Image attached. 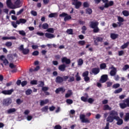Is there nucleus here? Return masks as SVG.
I'll use <instances>...</instances> for the list:
<instances>
[{
	"mask_svg": "<svg viewBox=\"0 0 129 129\" xmlns=\"http://www.w3.org/2000/svg\"><path fill=\"white\" fill-rule=\"evenodd\" d=\"M109 114L107 118V121L108 122H113L115 117H118V113L114 110L110 111Z\"/></svg>",
	"mask_w": 129,
	"mask_h": 129,
	"instance_id": "nucleus-1",
	"label": "nucleus"
},
{
	"mask_svg": "<svg viewBox=\"0 0 129 129\" xmlns=\"http://www.w3.org/2000/svg\"><path fill=\"white\" fill-rule=\"evenodd\" d=\"M89 27L91 29H93V33H99L100 30L99 28H98V25H99V23L97 21H91L89 23Z\"/></svg>",
	"mask_w": 129,
	"mask_h": 129,
	"instance_id": "nucleus-2",
	"label": "nucleus"
},
{
	"mask_svg": "<svg viewBox=\"0 0 129 129\" xmlns=\"http://www.w3.org/2000/svg\"><path fill=\"white\" fill-rule=\"evenodd\" d=\"M68 78H69V76H64L63 78L62 77L57 76L55 78V82L58 84H61L63 81H67Z\"/></svg>",
	"mask_w": 129,
	"mask_h": 129,
	"instance_id": "nucleus-3",
	"label": "nucleus"
},
{
	"mask_svg": "<svg viewBox=\"0 0 129 129\" xmlns=\"http://www.w3.org/2000/svg\"><path fill=\"white\" fill-rule=\"evenodd\" d=\"M113 5H114V2H113V1H111L109 3H105L104 6L100 7L99 9L101 11H103V10H104V8H105L106 9H107V8H109V7H112Z\"/></svg>",
	"mask_w": 129,
	"mask_h": 129,
	"instance_id": "nucleus-4",
	"label": "nucleus"
},
{
	"mask_svg": "<svg viewBox=\"0 0 129 129\" xmlns=\"http://www.w3.org/2000/svg\"><path fill=\"white\" fill-rule=\"evenodd\" d=\"M12 103V99L10 98H6L3 100V104L5 106H9Z\"/></svg>",
	"mask_w": 129,
	"mask_h": 129,
	"instance_id": "nucleus-5",
	"label": "nucleus"
},
{
	"mask_svg": "<svg viewBox=\"0 0 129 129\" xmlns=\"http://www.w3.org/2000/svg\"><path fill=\"white\" fill-rule=\"evenodd\" d=\"M108 80V76L107 75H103L100 79V82L101 83H105Z\"/></svg>",
	"mask_w": 129,
	"mask_h": 129,
	"instance_id": "nucleus-6",
	"label": "nucleus"
},
{
	"mask_svg": "<svg viewBox=\"0 0 129 129\" xmlns=\"http://www.w3.org/2000/svg\"><path fill=\"white\" fill-rule=\"evenodd\" d=\"M86 116L85 114H82L80 115V119L83 123H89V120L87 118H85Z\"/></svg>",
	"mask_w": 129,
	"mask_h": 129,
	"instance_id": "nucleus-7",
	"label": "nucleus"
},
{
	"mask_svg": "<svg viewBox=\"0 0 129 129\" xmlns=\"http://www.w3.org/2000/svg\"><path fill=\"white\" fill-rule=\"evenodd\" d=\"M7 5L8 8H9V9H16V6L13 4L12 3V1L11 0H7Z\"/></svg>",
	"mask_w": 129,
	"mask_h": 129,
	"instance_id": "nucleus-8",
	"label": "nucleus"
},
{
	"mask_svg": "<svg viewBox=\"0 0 129 129\" xmlns=\"http://www.w3.org/2000/svg\"><path fill=\"white\" fill-rule=\"evenodd\" d=\"M103 38L102 37H98L96 38L94 40V45L98 46V42H103Z\"/></svg>",
	"mask_w": 129,
	"mask_h": 129,
	"instance_id": "nucleus-9",
	"label": "nucleus"
},
{
	"mask_svg": "<svg viewBox=\"0 0 129 129\" xmlns=\"http://www.w3.org/2000/svg\"><path fill=\"white\" fill-rule=\"evenodd\" d=\"M14 91L13 89H11V90H3L2 91L1 93H3V94H5V95H11L12 93H13Z\"/></svg>",
	"mask_w": 129,
	"mask_h": 129,
	"instance_id": "nucleus-10",
	"label": "nucleus"
},
{
	"mask_svg": "<svg viewBox=\"0 0 129 129\" xmlns=\"http://www.w3.org/2000/svg\"><path fill=\"white\" fill-rule=\"evenodd\" d=\"M100 72V69L99 68H94L92 69V73L94 75H97Z\"/></svg>",
	"mask_w": 129,
	"mask_h": 129,
	"instance_id": "nucleus-11",
	"label": "nucleus"
},
{
	"mask_svg": "<svg viewBox=\"0 0 129 129\" xmlns=\"http://www.w3.org/2000/svg\"><path fill=\"white\" fill-rule=\"evenodd\" d=\"M61 62L66 63V64H70V63H71V60H70V59L66 57H63L61 58Z\"/></svg>",
	"mask_w": 129,
	"mask_h": 129,
	"instance_id": "nucleus-12",
	"label": "nucleus"
},
{
	"mask_svg": "<svg viewBox=\"0 0 129 129\" xmlns=\"http://www.w3.org/2000/svg\"><path fill=\"white\" fill-rule=\"evenodd\" d=\"M110 69H112L110 72V75L111 76H115V74H116V69L113 66H112V67L110 68Z\"/></svg>",
	"mask_w": 129,
	"mask_h": 129,
	"instance_id": "nucleus-13",
	"label": "nucleus"
},
{
	"mask_svg": "<svg viewBox=\"0 0 129 129\" xmlns=\"http://www.w3.org/2000/svg\"><path fill=\"white\" fill-rule=\"evenodd\" d=\"M72 5L73 6H75V8L78 10V9H80V7H81V5H82V3L81 2L78 1L77 2H73L72 3Z\"/></svg>",
	"mask_w": 129,
	"mask_h": 129,
	"instance_id": "nucleus-14",
	"label": "nucleus"
},
{
	"mask_svg": "<svg viewBox=\"0 0 129 129\" xmlns=\"http://www.w3.org/2000/svg\"><path fill=\"white\" fill-rule=\"evenodd\" d=\"M114 118L117 121L116 124H117V125H121V124H122V123H123V120H122V119L119 118V116H118L117 117H115Z\"/></svg>",
	"mask_w": 129,
	"mask_h": 129,
	"instance_id": "nucleus-15",
	"label": "nucleus"
},
{
	"mask_svg": "<svg viewBox=\"0 0 129 129\" xmlns=\"http://www.w3.org/2000/svg\"><path fill=\"white\" fill-rule=\"evenodd\" d=\"M65 91V89L62 87H59L55 90V92L56 94H59V92H61V93L63 94Z\"/></svg>",
	"mask_w": 129,
	"mask_h": 129,
	"instance_id": "nucleus-16",
	"label": "nucleus"
},
{
	"mask_svg": "<svg viewBox=\"0 0 129 129\" xmlns=\"http://www.w3.org/2000/svg\"><path fill=\"white\" fill-rule=\"evenodd\" d=\"M66 67L67 66L65 64H62L58 66V70L59 71H61L62 72H64L66 70Z\"/></svg>",
	"mask_w": 129,
	"mask_h": 129,
	"instance_id": "nucleus-17",
	"label": "nucleus"
},
{
	"mask_svg": "<svg viewBox=\"0 0 129 129\" xmlns=\"http://www.w3.org/2000/svg\"><path fill=\"white\" fill-rule=\"evenodd\" d=\"M49 103V99H46L44 100H41L40 102V106H43L45 105V104H47V103Z\"/></svg>",
	"mask_w": 129,
	"mask_h": 129,
	"instance_id": "nucleus-18",
	"label": "nucleus"
},
{
	"mask_svg": "<svg viewBox=\"0 0 129 129\" xmlns=\"http://www.w3.org/2000/svg\"><path fill=\"white\" fill-rule=\"evenodd\" d=\"M2 40H17V38L15 36H11V37H3L2 38Z\"/></svg>",
	"mask_w": 129,
	"mask_h": 129,
	"instance_id": "nucleus-19",
	"label": "nucleus"
},
{
	"mask_svg": "<svg viewBox=\"0 0 129 129\" xmlns=\"http://www.w3.org/2000/svg\"><path fill=\"white\" fill-rule=\"evenodd\" d=\"M45 36L46 38H48V39H53V38H55V35L50 33H46Z\"/></svg>",
	"mask_w": 129,
	"mask_h": 129,
	"instance_id": "nucleus-20",
	"label": "nucleus"
},
{
	"mask_svg": "<svg viewBox=\"0 0 129 129\" xmlns=\"http://www.w3.org/2000/svg\"><path fill=\"white\" fill-rule=\"evenodd\" d=\"M119 105L121 109H124V108H126V107H127L126 103L124 102H123V103H120L119 104Z\"/></svg>",
	"mask_w": 129,
	"mask_h": 129,
	"instance_id": "nucleus-21",
	"label": "nucleus"
},
{
	"mask_svg": "<svg viewBox=\"0 0 129 129\" xmlns=\"http://www.w3.org/2000/svg\"><path fill=\"white\" fill-rule=\"evenodd\" d=\"M110 38L112 39V40H115V39H117V38H118V34L115 33H111Z\"/></svg>",
	"mask_w": 129,
	"mask_h": 129,
	"instance_id": "nucleus-22",
	"label": "nucleus"
},
{
	"mask_svg": "<svg viewBox=\"0 0 129 129\" xmlns=\"http://www.w3.org/2000/svg\"><path fill=\"white\" fill-rule=\"evenodd\" d=\"M71 95H72V90H69L68 91V93L66 94L65 95V97L66 98H69Z\"/></svg>",
	"mask_w": 129,
	"mask_h": 129,
	"instance_id": "nucleus-23",
	"label": "nucleus"
},
{
	"mask_svg": "<svg viewBox=\"0 0 129 129\" xmlns=\"http://www.w3.org/2000/svg\"><path fill=\"white\" fill-rule=\"evenodd\" d=\"M103 109L104 110H111V107H109L108 104H106L103 106Z\"/></svg>",
	"mask_w": 129,
	"mask_h": 129,
	"instance_id": "nucleus-24",
	"label": "nucleus"
},
{
	"mask_svg": "<svg viewBox=\"0 0 129 129\" xmlns=\"http://www.w3.org/2000/svg\"><path fill=\"white\" fill-rule=\"evenodd\" d=\"M16 111H17V109L14 108L9 109L7 110L8 113H9V114L11 113H13V112H16Z\"/></svg>",
	"mask_w": 129,
	"mask_h": 129,
	"instance_id": "nucleus-25",
	"label": "nucleus"
},
{
	"mask_svg": "<svg viewBox=\"0 0 129 129\" xmlns=\"http://www.w3.org/2000/svg\"><path fill=\"white\" fill-rule=\"evenodd\" d=\"M88 99V95H87L86 97L82 96L81 97V100H82V101H83L84 102H87Z\"/></svg>",
	"mask_w": 129,
	"mask_h": 129,
	"instance_id": "nucleus-26",
	"label": "nucleus"
},
{
	"mask_svg": "<svg viewBox=\"0 0 129 129\" xmlns=\"http://www.w3.org/2000/svg\"><path fill=\"white\" fill-rule=\"evenodd\" d=\"M23 55H28L30 53V49L28 48H24V50L22 51Z\"/></svg>",
	"mask_w": 129,
	"mask_h": 129,
	"instance_id": "nucleus-27",
	"label": "nucleus"
},
{
	"mask_svg": "<svg viewBox=\"0 0 129 129\" xmlns=\"http://www.w3.org/2000/svg\"><path fill=\"white\" fill-rule=\"evenodd\" d=\"M129 45V41L125 43H124V44H123L121 46V48L123 50L124 49H125L126 48H127V46Z\"/></svg>",
	"mask_w": 129,
	"mask_h": 129,
	"instance_id": "nucleus-28",
	"label": "nucleus"
},
{
	"mask_svg": "<svg viewBox=\"0 0 129 129\" xmlns=\"http://www.w3.org/2000/svg\"><path fill=\"white\" fill-rule=\"evenodd\" d=\"M122 15L124 17H128L129 16V12L126 10H124L122 12Z\"/></svg>",
	"mask_w": 129,
	"mask_h": 129,
	"instance_id": "nucleus-29",
	"label": "nucleus"
},
{
	"mask_svg": "<svg viewBox=\"0 0 129 129\" xmlns=\"http://www.w3.org/2000/svg\"><path fill=\"white\" fill-rule=\"evenodd\" d=\"M42 28L43 30H47L49 28V25L47 23H44L42 25Z\"/></svg>",
	"mask_w": 129,
	"mask_h": 129,
	"instance_id": "nucleus-30",
	"label": "nucleus"
},
{
	"mask_svg": "<svg viewBox=\"0 0 129 129\" xmlns=\"http://www.w3.org/2000/svg\"><path fill=\"white\" fill-rule=\"evenodd\" d=\"M76 81H80L81 80V77L79 76V73H77L75 76Z\"/></svg>",
	"mask_w": 129,
	"mask_h": 129,
	"instance_id": "nucleus-31",
	"label": "nucleus"
},
{
	"mask_svg": "<svg viewBox=\"0 0 129 129\" xmlns=\"http://www.w3.org/2000/svg\"><path fill=\"white\" fill-rule=\"evenodd\" d=\"M39 84L38 85V87H43V86H45V83L42 81H40L38 82Z\"/></svg>",
	"mask_w": 129,
	"mask_h": 129,
	"instance_id": "nucleus-32",
	"label": "nucleus"
},
{
	"mask_svg": "<svg viewBox=\"0 0 129 129\" xmlns=\"http://www.w3.org/2000/svg\"><path fill=\"white\" fill-rule=\"evenodd\" d=\"M15 5L17 8H21V6H20L21 5V0H17L15 3Z\"/></svg>",
	"mask_w": 129,
	"mask_h": 129,
	"instance_id": "nucleus-33",
	"label": "nucleus"
},
{
	"mask_svg": "<svg viewBox=\"0 0 129 129\" xmlns=\"http://www.w3.org/2000/svg\"><path fill=\"white\" fill-rule=\"evenodd\" d=\"M106 68V63H102L100 64V68L101 70L103 69H105Z\"/></svg>",
	"mask_w": 129,
	"mask_h": 129,
	"instance_id": "nucleus-34",
	"label": "nucleus"
},
{
	"mask_svg": "<svg viewBox=\"0 0 129 129\" xmlns=\"http://www.w3.org/2000/svg\"><path fill=\"white\" fill-rule=\"evenodd\" d=\"M72 19V17L70 15H67L64 18V22H67V21H69V20H71Z\"/></svg>",
	"mask_w": 129,
	"mask_h": 129,
	"instance_id": "nucleus-35",
	"label": "nucleus"
},
{
	"mask_svg": "<svg viewBox=\"0 0 129 129\" xmlns=\"http://www.w3.org/2000/svg\"><path fill=\"white\" fill-rule=\"evenodd\" d=\"M86 14H87L88 15H91V14H92V9L90 8L87 9L86 10Z\"/></svg>",
	"mask_w": 129,
	"mask_h": 129,
	"instance_id": "nucleus-36",
	"label": "nucleus"
},
{
	"mask_svg": "<svg viewBox=\"0 0 129 129\" xmlns=\"http://www.w3.org/2000/svg\"><path fill=\"white\" fill-rule=\"evenodd\" d=\"M5 46L8 47H12L13 46V43L12 42L7 41L5 43Z\"/></svg>",
	"mask_w": 129,
	"mask_h": 129,
	"instance_id": "nucleus-37",
	"label": "nucleus"
},
{
	"mask_svg": "<svg viewBox=\"0 0 129 129\" xmlns=\"http://www.w3.org/2000/svg\"><path fill=\"white\" fill-rule=\"evenodd\" d=\"M124 120L125 121H129V113H126L125 117L124 118Z\"/></svg>",
	"mask_w": 129,
	"mask_h": 129,
	"instance_id": "nucleus-38",
	"label": "nucleus"
},
{
	"mask_svg": "<svg viewBox=\"0 0 129 129\" xmlns=\"http://www.w3.org/2000/svg\"><path fill=\"white\" fill-rule=\"evenodd\" d=\"M48 109H49V107L48 106H45L41 109V110H42V111L46 112L48 111Z\"/></svg>",
	"mask_w": 129,
	"mask_h": 129,
	"instance_id": "nucleus-39",
	"label": "nucleus"
},
{
	"mask_svg": "<svg viewBox=\"0 0 129 129\" xmlns=\"http://www.w3.org/2000/svg\"><path fill=\"white\" fill-rule=\"evenodd\" d=\"M30 84H31V85H37V84H38V81L36 80L31 81Z\"/></svg>",
	"mask_w": 129,
	"mask_h": 129,
	"instance_id": "nucleus-40",
	"label": "nucleus"
},
{
	"mask_svg": "<svg viewBox=\"0 0 129 129\" xmlns=\"http://www.w3.org/2000/svg\"><path fill=\"white\" fill-rule=\"evenodd\" d=\"M88 75H89V72H88V71L84 72L82 74L83 77H86L88 76Z\"/></svg>",
	"mask_w": 129,
	"mask_h": 129,
	"instance_id": "nucleus-41",
	"label": "nucleus"
},
{
	"mask_svg": "<svg viewBox=\"0 0 129 129\" xmlns=\"http://www.w3.org/2000/svg\"><path fill=\"white\" fill-rule=\"evenodd\" d=\"M32 91L31 90V89H28L26 91L25 93H26V95H30V94H32Z\"/></svg>",
	"mask_w": 129,
	"mask_h": 129,
	"instance_id": "nucleus-42",
	"label": "nucleus"
},
{
	"mask_svg": "<svg viewBox=\"0 0 129 129\" xmlns=\"http://www.w3.org/2000/svg\"><path fill=\"white\" fill-rule=\"evenodd\" d=\"M123 102H125L127 107H129V98L125 99L123 100Z\"/></svg>",
	"mask_w": 129,
	"mask_h": 129,
	"instance_id": "nucleus-43",
	"label": "nucleus"
},
{
	"mask_svg": "<svg viewBox=\"0 0 129 129\" xmlns=\"http://www.w3.org/2000/svg\"><path fill=\"white\" fill-rule=\"evenodd\" d=\"M83 64V59H82V58H80L79 59V61H78V65H79V66H81V65Z\"/></svg>",
	"mask_w": 129,
	"mask_h": 129,
	"instance_id": "nucleus-44",
	"label": "nucleus"
},
{
	"mask_svg": "<svg viewBox=\"0 0 129 129\" xmlns=\"http://www.w3.org/2000/svg\"><path fill=\"white\" fill-rule=\"evenodd\" d=\"M67 33L69 34V35H73V29H68L67 30Z\"/></svg>",
	"mask_w": 129,
	"mask_h": 129,
	"instance_id": "nucleus-45",
	"label": "nucleus"
},
{
	"mask_svg": "<svg viewBox=\"0 0 129 129\" xmlns=\"http://www.w3.org/2000/svg\"><path fill=\"white\" fill-rule=\"evenodd\" d=\"M121 91H122V88H120L117 90H115L114 92V93L115 94H117V93H120V92H121Z\"/></svg>",
	"mask_w": 129,
	"mask_h": 129,
	"instance_id": "nucleus-46",
	"label": "nucleus"
},
{
	"mask_svg": "<svg viewBox=\"0 0 129 129\" xmlns=\"http://www.w3.org/2000/svg\"><path fill=\"white\" fill-rule=\"evenodd\" d=\"M47 32H48V33H51L52 34H53V33H54V28H48L47 30Z\"/></svg>",
	"mask_w": 129,
	"mask_h": 129,
	"instance_id": "nucleus-47",
	"label": "nucleus"
},
{
	"mask_svg": "<svg viewBox=\"0 0 129 129\" xmlns=\"http://www.w3.org/2000/svg\"><path fill=\"white\" fill-rule=\"evenodd\" d=\"M118 21L120 23H123V22H124V19L120 16H118Z\"/></svg>",
	"mask_w": 129,
	"mask_h": 129,
	"instance_id": "nucleus-48",
	"label": "nucleus"
},
{
	"mask_svg": "<svg viewBox=\"0 0 129 129\" xmlns=\"http://www.w3.org/2000/svg\"><path fill=\"white\" fill-rule=\"evenodd\" d=\"M19 33L21 36H26V32L24 30H19Z\"/></svg>",
	"mask_w": 129,
	"mask_h": 129,
	"instance_id": "nucleus-49",
	"label": "nucleus"
},
{
	"mask_svg": "<svg viewBox=\"0 0 129 129\" xmlns=\"http://www.w3.org/2000/svg\"><path fill=\"white\" fill-rule=\"evenodd\" d=\"M79 45H81V46H84L85 45V41L84 40H80L78 42Z\"/></svg>",
	"mask_w": 129,
	"mask_h": 129,
	"instance_id": "nucleus-50",
	"label": "nucleus"
},
{
	"mask_svg": "<svg viewBox=\"0 0 129 129\" xmlns=\"http://www.w3.org/2000/svg\"><path fill=\"white\" fill-rule=\"evenodd\" d=\"M74 81H75V78H74V77H71L68 80V82H73Z\"/></svg>",
	"mask_w": 129,
	"mask_h": 129,
	"instance_id": "nucleus-51",
	"label": "nucleus"
},
{
	"mask_svg": "<svg viewBox=\"0 0 129 129\" xmlns=\"http://www.w3.org/2000/svg\"><path fill=\"white\" fill-rule=\"evenodd\" d=\"M66 102L68 104H72V103H73V100H72V99H68L66 100Z\"/></svg>",
	"mask_w": 129,
	"mask_h": 129,
	"instance_id": "nucleus-52",
	"label": "nucleus"
},
{
	"mask_svg": "<svg viewBox=\"0 0 129 129\" xmlns=\"http://www.w3.org/2000/svg\"><path fill=\"white\" fill-rule=\"evenodd\" d=\"M120 86V85L119 84H115L113 85L112 88H114V89H116V88H118Z\"/></svg>",
	"mask_w": 129,
	"mask_h": 129,
	"instance_id": "nucleus-53",
	"label": "nucleus"
},
{
	"mask_svg": "<svg viewBox=\"0 0 129 129\" xmlns=\"http://www.w3.org/2000/svg\"><path fill=\"white\" fill-rule=\"evenodd\" d=\"M21 24H26L27 23V20L23 18L20 19Z\"/></svg>",
	"mask_w": 129,
	"mask_h": 129,
	"instance_id": "nucleus-54",
	"label": "nucleus"
},
{
	"mask_svg": "<svg viewBox=\"0 0 129 129\" xmlns=\"http://www.w3.org/2000/svg\"><path fill=\"white\" fill-rule=\"evenodd\" d=\"M28 84V82L27 81H23L21 82V86L24 87V86H26V85Z\"/></svg>",
	"mask_w": 129,
	"mask_h": 129,
	"instance_id": "nucleus-55",
	"label": "nucleus"
},
{
	"mask_svg": "<svg viewBox=\"0 0 129 129\" xmlns=\"http://www.w3.org/2000/svg\"><path fill=\"white\" fill-rule=\"evenodd\" d=\"M66 16H68V14L64 12H63L62 14L59 15V17H60V18H65Z\"/></svg>",
	"mask_w": 129,
	"mask_h": 129,
	"instance_id": "nucleus-56",
	"label": "nucleus"
},
{
	"mask_svg": "<svg viewBox=\"0 0 129 129\" xmlns=\"http://www.w3.org/2000/svg\"><path fill=\"white\" fill-rule=\"evenodd\" d=\"M87 102H89V103H93V102H94V100L92 98H89L88 99Z\"/></svg>",
	"mask_w": 129,
	"mask_h": 129,
	"instance_id": "nucleus-57",
	"label": "nucleus"
},
{
	"mask_svg": "<svg viewBox=\"0 0 129 129\" xmlns=\"http://www.w3.org/2000/svg\"><path fill=\"white\" fill-rule=\"evenodd\" d=\"M57 14L56 13H51L48 15L49 18H55Z\"/></svg>",
	"mask_w": 129,
	"mask_h": 129,
	"instance_id": "nucleus-58",
	"label": "nucleus"
},
{
	"mask_svg": "<svg viewBox=\"0 0 129 129\" xmlns=\"http://www.w3.org/2000/svg\"><path fill=\"white\" fill-rule=\"evenodd\" d=\"M48 90H49V88H48V87H44L43 86L42 87V90L44 92H45L46 91H48Z\"/></svg>",
	"mask_w": 129,
	"mask_h": 129,
	"instance_id": "nucleus-59",
	"label": "nucleus"
},
{
	"mask_svg": "<svg viewBox=\"0 0 129 129\" xmlns=\"http://www.w3.org/2000/svg\"><path fill=\"white\" fill-rule=\"evenodd\" d=\"M31 14L32 15V16H34V17H36L37 15V12L34 10L31 11Z\"/></svg>",
	"mask_w": 129,
	"mask_h": 129,
	"instance_id": "nucleus-60",
	"label": "nucleus"
},
{
	"mask_svg": "<svg viewBox=\"0 0 129 129\" xmlns=\"http://www.w3.org/2000/svg\"><path fill=\"white\" fill-rule=\"evenodd\" d=\"M9 67H10L11 69H14V68H16L17 67V66H15L13 63H10L9 64Z\"/></svg>",
	"mask_w": 129,
	"mask_h": 129,
	"instance_id": "nucleus-61",
	"label": "nucleus"
},
{
	"mask_svg": "<svg viewBox=\"0 0 129 129\" xmlns=\"http://www.w3.org/2000/svg\"><path fill=\"white\" fill-rule=\"evenodd\" d=\"M32 55L33 56H38L39 55V51L35 50L32 53Z\"/></svg>",
	"mask_w": 129,
	"mask_h": 129,
	"instance_id": "nucleus-62",
	"label": "nucleus"
},
{
	"mask_svg": "<svg viewBox=\"0 0 129 129\" xmlns=\"http://www.w3.org/2000/svg\"><path fill=\"white\" fill-rule=\"evenodd\" d=\"M24 12V8L21 9L17 13V16H20L22 13Z\"/></svg>",
	"mask_w": 129,
	"mask_h": 129,
	"instance_id": "nucleus-63",
	"label": "nucleus"
},
{
	"mask_svg": "<svg viewBox=\"0 0 129 129\" xmlns=\"http://www.w3.org/2000/svg\"><path fill=\"white\" fill-rule=\"evenodd\" d=\"M62 127L60 125H56L54 126V129H61Z\"/></svg>",
	"mask_w": 129,
	"mask_h": 129,
	"instance_id": "nucleus-64",
	"label": "nucleus"
}]
</instances>
